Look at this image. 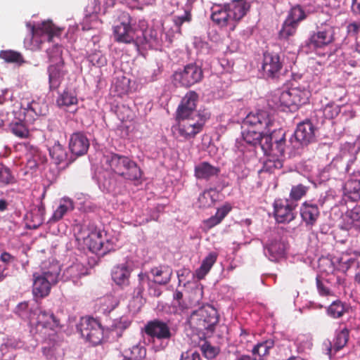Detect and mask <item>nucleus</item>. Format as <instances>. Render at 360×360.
I'll list each match as a JSON object with an SVG mask.
<instances>
[{"label": "nucleus", "instance_id": "nucleus-54", "mask_svg": "<svg viewBox=\"0 0 360 360\" xmlns=\"http://www.w3.org/2000/svg\"><path fill=\"white\" fill-rule=\"evenodd\" d=\"M85 269L82 264L76 263L73 264L66 269V274L71 278H78L85 274Z\"/></svg>", "mask_w": 360, "mask_h": 360}, {"label": "nucleus", "instance_id": "nucleus-23", "mask_svg": "<svg viewBox=\"0 0 360 360\" xmlns=\"http://www.w3.org/2000/svg\"><path fill=\"white\" fill-rule=\"evenodd\" d=\"M220 171L219 167L204 161L195 166L194 174L198 179L210 180L212 177L218 176Z\"/></svg>", "mask_w": 360, "mask_h": 360}, {"label": "nucleus", "instance_id": "nucleus-46", "mask_svg": "<svg viewBox=\"0 0 360 360\" xmlns=\"http://www.w3.org/2000/svg\"><path fill=\"white\" fill-rule=\"evenodd\" d=\"M263 132L257 131L253 128H248L243 131L242 136L243 140L248 144L256 146L262 137Z\"/></svg>", "mask_w": 360, "mask_h": 360}, {"label": "nucleus", "instance_id": "nucleus-8", "mask_svg": "<svg viewBox=\"0 0 360 360\" xmlns=\"http://www.w3.org/2000/svg\"><path fill=\"white\" fill-rule=\"evenodd\" d=\"M203 78V71L196 63H189L174 74V79L184 87H190L199 83Z\"/></svg>", "mask_w": 360, "mask_h": 360}, {"label": "nucleus", "instance_id": "nucleus-7", "mask_svg": "<svg viewBox=\"0 0 360 360\" xmlns=\"http://www.w3.org/2000/svg\"><path fill=\"white\" fill-rule=\"evenodd\" d=\"M310 96L309 91L305 86H291L283 91L279 96L281 105L295 110L299 107L307 103Z\"/></svg>", "mask_w": 360, "mask_h": 360}, {"label": "nucleus", "instance_id": "nucleus-30", "mask_svg": "<svg viewBox=\"0 0 360 360\" xmlns=\"http://www.w3.org/2000/svg\"><path fill=\"white\" fill-rule=\"evenodd\" d=\"M349 338V330L347 328L337 332L333 343H330V347L328 349V354L330 355L333 351L336 353L344 348L348 342Z\"/></svg>", "mask_w": 360, "mask_h": 360}, {"label": "nucleus", "instance_id": "nucleus-28", "mask_svg": "<svg viewBox=\"0 0 360 360\" xmlns=\"http://www.w3.org/2000/svg\"><path fill=\"white\" fill-rule=\"evenodd\" d=\"M344 191L352 201L360 199V174L352 175L345 183Z\"/></svg>", "mask_w": 360, "mask_h": 360}, {"label": "nucleus", "instance_id": "nucleus-62", "mask_svg": "<svg viewBox=\"0 0 360 360\" xmlns=\"http://www.w3.org/2000/svg\"><path fill=\"white\" fill-rule=\"evenodd\" d=\"M350 217L353 221L360 222V204L356 205L350 212Z\"/></svg>", "mask_w": 360, "mask_h": 360}, {"label": "nucleus", "instance_id": "nucleus-63", "mask_svg": "<svg viewBox=\"0 0 360 360\" xmlns=\"http://www.w3.org/2000/svg\"><path fill=\"white\" fill-rule=\"evenodd\" d=\"M0 259L4 263L9 264L15 260V257L7 252H4L1 254Z\"/></svg>", "mask_w": 360, "mask_h": 360}, {"label": "nucleus", "instance_id": "nucleus-34", "mask_svg": "<svg viewBox=\"0 0 360 360\" xmlns=\"http://www.w3.org/2000/svg\"><path fill=\"white\" fill-rule=\"evenodd\" d=\"M231 209L232 207L229 204L226 203L223 206L217 209L215 215L212 216L211 217H210L209 219L204 221L205 225L208 229H212L214 226L218 225L230 212Z\"/></svg>", "mask_w": 360, "mask_h": 360}, {"label": "nucleus", "instance_id": "nucleus-1", "mask_svg": "<svg viewBox=\"0 0 360 360\" xmlns=\"http://www.w3.org/2000/svg\"><path fill=\"white\" fill-rule=\"evenodd\" d=\"M115 40L119 43L133 44L137 49L146 44L157 41L155 31L135 29L131 25V18L127 15V21H123L114 27Z\"/></svg>", "mask_w": 360, "mask_h": 360}, {"label": "nucleus", "instance_id": "nucleus-31", "mask_svg": "<svg viewBox=\"0 0 360 360\" xmlns=\"http://www.w3.org/2000/svg\"><path fill=\"white\" fill-rule=\"evenodd\" d=\"M37 324L44 328L54 330L60 325V320L51 311L40 310L37 316Z\"/></svg>", "mask_w": 360, "mask_h": 360}, {"label": "nucleus", "instance_id": "nucleus-18", "mask_svg": "<svg viewBox=\"0 0 360 360\" xmlns=\"http://www.w3.org/2000/svg\"><path fill=\"white\" fill-rule=\"evenodd\" d=\"M30 30L32 37H46L49 41H52L54 37H58L61 34V29L55 27L51 22H43L37 27L30 26Z\"/></svg>", "mask_w": 360, "mask_h": 360}, {"label": "nucleus", "instance_id": "nucleus-2", "mask_svg": "<svg viewBox=\"0 0 360 360\" xmlns=\"http://www.w3.org/2000/svg\"><path fill=\"white\" fill-rule=\"evenodd\" d=\"M219 321V315L217 309L207 304L191 313L188 323L193 330L205 337L213 333Z\"/></svg>", "mask_w": 360, "mask_h": 360}, {"label": "nucleus", "instance_id": "nucleus-58", "mask_svg": "<svg viewBox=\"0 0 360 360\" xmlns=\"http://www.w3.org/2000/svg\"><path fill=\"white\" fill-rule=\"evenodd\" d=\"M179 360H203L200 353L193 349L184 352L181 354Z\"/></svg>", "mask_w": 360, "mask_h": 360}, {"label": "nucleus", "instance_id": "nucleus-21", "mask_svg": "<svg viewBox=\"0 0 360 360\" xmlns=\"http://www.w3.org/2000/svg\"><path fill=\"white\" fill-rule=\"evenodd\" d=\"M320 214L316 204L305 201L300 207V215L307 226H313L317 221Z\"/></svg>", "mask_w": 360, "mask_h": 360}, {"label": "nucleus", "instance_id": "nucleus-14", "mask_svg": "<svg viewBox=\"0 0 360 360\" xmlns=\"http://www.w3.org/2000/svg\"><path fill=\"white\" fill-rule=\"evenodd\" d=\"M334 40V29L332 26L326 25L311 35L309 44L314 48H323Z\"/></svg>", "mask_w": 360, "mask_h": 360}, {"label": "nucleus", "instance_id": "nucleus-13", "mask_svg": "<svg viewBox=\"0 0 360 360\" xmlns=\"http://www.w3.org/2000/svg\"><path fill=\"white\" fill-rule=\"evenodd\" d=\"M296 205H293L288 199H277L274 201V217L278 223H288L295 218L294 210Z\"/></svg>", "mask_w": 360, "mask_h": 360}, {"label": "nucleus", "instance_id": "nucleus-43", "mask_svg": "<svg viewBox=\"0 0 360 360\" xmlns=\"http://www.w3.org/2000/svg\"><path fill=\"white\" fill-rule=\"evenodd\" d=\"M192 15L191 11H184L182 15H174L172 17V22L174 23V28L172 32L174 33L181 34V26L184 23H189L191 21Z\"/></svg>", "mask_w": 360, "mask_h": 360}, {"label": "nucleus", "instance_id": "nucleus-35", "mask_svg": "<svg viewBox=\"0 0 360 360\" xmlns=\"http://www.w3.org/2000/svg\"><path fill=\"white\" fill-rule=\"evenodd\" d=\"M355 261V259L349 257L347 252H342L340 257H333L331 263L333 266H336V269L339 271L346 273Z\"/></svg>", "mask_w": 360, "mask_h": 360}, {"label": "nucleus", "instance_id": "nucleus-60", "mask_svg": "<svg viewBox=\"0 0 360 360\" xmlns=\"http://www.w3.org/2000/svg\"><path fill=\"white\" fill-rule=\"evenodd\" d=\"M316 287H317L319 293L321 296H333V292L323 283V282L321 281V279L319 276L316 277Z\"/></svg>", "mask_w": 360, "mask_h": 360}, {"label": "nucleus", "instance_id": "nucleus-6", "mask_svg": "<svg viewBox=\"0 0 360 360\" xmlns=\"http://www.w3.org/2000/svg\"><path fill=\"white\" fill-rule=\"evenodd\" d=\"M269 129L261 131L263 132L259 141L257 143L264 154L268 155L282 156L285 148V134L283 129L274 130L269 134Z\"/></svg>", "mask_w": 360, "mask_h": 360}, {"label": "nucleus", "instance_id": "nucleus-57", "mask_svg": "<svg viewBox=\"0 0 360 360\" xmlns=\"http://www.w3.org/2000/svg\"><path fill=\"white\" fill-rule=\"evenodd\" d=\"M174 304L177 306L181 311L188 308L187 304L183 300V293L176 290L173 295Z\"/></svg>", "mask_w": 360, "mask_h": 360}, {"label": "nucleus", "instance_id": "nucleus-42", "mask_svg": "<svg viewBox=\"0 0 360 360\" xmlns=\"http://www.w3.org/2000/svg\"><path fill=\"white\" fill-rule=\"evenodd\" d=\"M49 155L57 165L60 164L67 159V153L63 146L58 142L49 148Z\"/></svg>", "mask_w": 360, "mask_h": 360}, {"label": "nucleus", "instance_id": "nucleus-37", "mask_svg": "<svg viewBox=\"0 0 360 360\" xmlns=\"http://www.w3.org/2000/svg\"><path fill=\"white\" fill-rule=\"evenodd\" d=\"M88 245L92 252H100L105 253L107 248H104V240L102 238L101 232H91L88 236Z\"/></svg>", "mask_w": 360, "mask_h": 360}, {"label": "nucleus", "instance_id": "nucleus-11", "mask_svg": "<svg viewBox=\"0 0 360 360\" xmlns=\"http://www.w3.org/2000/svg\"><path fill=\"white\" fill-rule=\"evenodd\" d=\"M198 94L194 91H188L182 98L176 111V118L205 114L197 110Z\"/></svg>", "mask_w": 360, "mask_h": 360}, {"label": "nucleus", "instance_id": "nucleus-51", "mask_svg": "<svg viewBox=\"0 0 360 360\" xmlns=\"http://www.w3.org/2000/svg\"><path fill=\"white\" fill-rule=\"evenodd\" d=\"M306 18L305 13L300 6H296L292 8L287 20L294 24L298 25V22Z\"/></svg>", "mask_w": 360, "mask_h": 360}, {"label": "nucleus", "instance_id": "nucleus-15", "mask_svg": "<svg viewBox=\"0 0 360 360\" xmlns=\"http://www.w3.org/2000/svg\"><path fill=\"white\" fill-rule=\"evenodd\" d=\"M212 11L211 19L216 25L221 27L230 26L231 30H234L236 23L229 10L226 7V4L214 5L212 8Z\"/></svg>", "mask_w": 360, "mask_h": 360}, {"label": "nucleus", "instance_id": "nucleus-41", "mask_svg": "<svg viewBox=\"0 0 360 360\" xmlns=\"http://www.w3.org/2000/svg\"><path fill=\"white\" fill-rule=\"evenodd\" d=\"M150 279L146 273L141 272L138 274L137 284L134 288L133 297L139 298L143 297L146 285H149Z\"/></svg>", "mask_w": 360, "mask_h": 360}, {"label": "nucleus", "instance_id": "nucleus-44", "mask_svg": "<svg viewBox=\"0 0 360 360\" xmlns=\"http://www.w3.org/2000/svg\"><path fill=\"white\" fill-rule=\"evenodd\" d=\"M0 58L8 63L22 64L25 60L22 54L13 50H3L0 51Z\"/></svg>", "mask_w": 360, "mask_h": 360}, {"label": "nucleus", "instance_id": "nucleus-39", "mask_svg": "<svg viewBox=\"0 0 360 360\" xmlns=\"http://www.w3.org/2000/svg\"><path fill=\"white\" fill-rule=\"evenodd\" d=\"M348 311L345 303L340 300L333 302L327 309V314L333 319H339Z\"/></svg>", "mask_w": 360, "mask_h": 360}, {"label": "nucleus", "instance_id": "nucleus-53", "mask_svg": "<svg viewBox=\"0 0 360 360\" xmlns=\"http://www.w3.org/2000/svg\"><path fill=\"white\" fill-rule=\"evenodd\" d=\"M340 112V108L334 103H328L323 110V115L326 119L331 120L337 117Z\"/></svg>", "mask_w": 360, "mask_h": 360}, {"label": "nucleus", "instance_id": "nucleus-33", "mask_svg": "<svg viewBox=\"0 0 360 360\" xmlns=\"http://www.w3.org/2000/svg\"><path fill=\"white\" fill-rule=\"evenodd\" d=\"M218 255L215 252H210L202 260L200 266L195 271V276L198 279L202 280L212 269L217 262Z\"/></svg>", "mask_w": 360, "mask_h": 360}, {"label": "nucleus", "instance_id": "nucleus-24", "mask_svg": "<svg viewBox=\"0 0 360 360\" xmlns=\"http://www.w3.org/2000/svg\"><path fill=\"white\" fill-rule=\"evenodd\" d=\"M74 209V201L70 198L64 197L60 200L58 206L54 210L49 221L50 223L57 222L61 220L67 213L73 211Z\"/></svg>", "mask_w": 360, "mask_h": 360}, {"label": "nucleus", "instance_id": "nucleus-22", "mask_svg": "<svg viewBox=\"0 0 360 360\" xmlns=\"http://www.w3.org/2000/svg\"><path fill=\"white\" fill-rule=\"evenodd\" d=\"M130 275L131 269L126 264L114 266L111 272L112 281L121 288H124L129 285Z\"/></svg>", "mask_w": 360, "mask_h": 360}, {"label": "nucleus", "instance_id": "nucleus-12", "mask_svg": "<svg viewBox=\"0 0 360 360\" xmlns=\"http://www.w3.org/2000/svg\"><path fill=\"white\" fill-rule=\"evenodd\" d=\"M144 332L148 336L159 340H169L173 335L169 324L160 319L148 321L145 325Z\"/></svg>", "mask_w": 360, "mask_h": 360}, {"label": "nucleus", "instance_id": "nucleus-55", "mask_svg": "<svg viewBox=\"0 0 360 360\" xmlns=\"http://www.w3.org/2000/svg\"><path fill=\"white\" fill-rule=\"evenodd\" d=\"M200 350L207 359H214L219 353V349L217 347L212 346L210 343L205 342L200 346Z\"/></svg>", "mask_w": 360, "mask_h": 360}, {"label": "nucleus", "instance_id": "nucleus-36", "mask_svg": "<svg viewBox=\"0 0 360 360\" xmlns=\"http://www.w3.org/2000/svg\"><path fill=\"white\" fill-rule=\"evenodd\" d=\"M285 250V245L280 239L275 238L269 243H268L265 248L266 253L271 257V260L276 259L281 257Z\"/></svg>", "mask_w": 360, "mask_h": 360}, {"label": "nucleus", "instance_id": "nucleus-26", "mask_svg": "<svg viewBox=\"0 0 360 360\" xmlns=\"http://www.w3.org/2000/svg\"><path fill=\"white\" fill-rule=\"evenodd\" d=\"M127 164H124L121 168V172L118 176L129 181H136L141 179L142 172L136 162L131 160L129 157L127 158Z\"/></svg>", "mask_w": 360, "mask_h": 360}, {"label": "nucleus", "instance_id": "nucleus-45", "mask_svg": "<svg viewBox=\"0 0 360 360\" xmlns=\"http://www.w3.org/2000/svg\"><path fill=\"white\" fill-rule=\"evenodd\" d=\"M11 131L17 137L27 139L30 136V131L22 121L13 122L10 124Z\"/></svg>", "mask_w": 360, "mask_h": 360}, {"label": "nucleus", "instance_id": "nucleus-48", "mask_svg": "<svg viewBox=\"0 0 360 360\" xmlns=\"http://www.w3.org/2000/svg\"><path fill=\"white\" fill-rule=\"evenodd\" d=\"M15 182V177L11 169L4 165L0 164V186L13 184Z\"/></svg>", "mask_w": 360, "mask_h": 360}, {"label": "nucleus", "instance_id": "nucleus-56", "mask_svg": "<svg viewBox=\"0 0 360 360\" xmlns=\"http://www.w3.org/2000/svg\"><path fill=\"white\" fill-rule=\"evenodd\" d=\"M198 200L204 207H210L214 203V200L210 191H204L200 194Z\"/></svg>", "mask_w": 360, "mask_h": 360}, {"label": "nucleus", "instance_id": "nucleus-47", "mask_svg": "<svg viewBox=\"0 0 360 360\" xmlns=\"http://www.w3.org/2000/svg\"><path fill=\"white\" fill-rule=\"evenodd\" d=\"M57 105L59 107H68L77 103V98L72 94L68 91H63V92L58 96L56 100Z\"/></svg>", "mask_w": 360, "mask_h": 360}, {"label": "nucleus", "instance_id": "nucleus-40", "mask_svg": "<svg viewBox=\"0 0 360 360\" xmlns=\"http://www.w3.org/2000/svg\"><path fill=\"white\" fill-rule=\"evenodd\" d=\"M274 346V341L272 339H269L262 342L257 344L252 349V356L260 357L263 359L264 356L269 353V350Z\"/></svg>", "mask_w": 360, "mask_h": 360}, {"label": "nucleus", "instance_id": "nucleus-5", "mask_svg": "<svg viewBox=\"0 0 360 360\" xmlns=\"http://www.w3.org/2000/svg\"><path fill=\"white\" fill-rule=\"evenodd\" d=\"M210 116L207 114L196 115L176 118V130L184 141H191L200 134Z\"/></svg>", "mask_w": 360, "mask_h": 360}, {"label": "nucleus", "instance_id": "nucleus-16", "mask_svg": "<svg viewBox=\"0 0 360 360\" xmlns=\"http://www.w3.org/2000/svg\"><path fill=\"white\" fill-rule=\"evenodd\" d=\"M245 124L250 126V128L256 127L258 131L269 129L274 124V120L268 112L259 110L256 113H250L245 120Z\"/></svg>", "mask_w": 360, "mask_h": 360}, {"label": "nucleus", "instance_id": "nucleus-20", "mask_svg": "<svg viewBox=\"0 0 360 360\" xmlns=\"http://www.w3.org/2000/svg\"><path fill=\"white\" fill-rule=\"evenodd\" d=\"M226 7L236 23L240 20L250 8V4L248 0H231L226 3Z\"/></svg>", "mask_w": 360, "mask_h": 360}, {"label": "nucleus", "instance_id": "nucleus-59", "mask_svg": "<svg viewBox=\"0 0 360 360\" xmlns=\"http://www.w3.org/2000/svg\"><path fill=\"white\" fill-rule=\"evenodd\" d=\"M129 84V80L127 79L126 77H122L121 81L117 79L115 82V86L116 91L120 94H124L128 91Z\"/></svg>", "mask_w": 360, "mask_h": 360}, {"label": "nucleus", "instance_id": "nucleus-32", "mask_svg": "<svg viewBox=\"0 0 360 360\" xmlns=\"http://www.w3.org/2000/svg\"><path fill=\"white\" fill-rule=\"evenodd\" d=\"M354 150V146L347 143H345L341 148L340 155L333 160L331 165L337 166L340 162L345 170L347 171L348 162L352 158V153Z\"/></svg>", "mask_w": 360, "mask_h": 360}, {"label": "nucleus", "instance_id": "nucleus-49", "mask_svg": "<svg viewBox=\"0 0 360 360\" xmlns=\"http://www.w3.org/2000/svg\"><path fill=\"white\" fill-rule=\"evenodd\" d=\"M297 27V25L294 24L286 19L279 32V38L285 40L288 39L290 37L295 34Z\"/></svg>", "mask_w": 360, "mask_h": 360}, {"label": "nucleus", "instance_id": "nucleus-17", "mask_svg": "<svg viewBox=\"0 0 360 360\" xmlns=\"http://www.w3.org/2000/svg\"><path fill=\"white\" fill-rule=\"evenodd\" d=\"M294 135L299 144L308 145L315 140V127L310 120H305L297 125Z\"/></svg>", "mask_w": 360, "mask_h": 360}, {"label": "nucleus", "instance_id": "nucleus-50", "mask_svg": "<svg viewBox=\"0 0 360 360\" xmlns=\"http://www.w3.org/2000/svg\"><path fill=\"white\" fill-rule=\"evenodd\" d=\"M309 186L299 184L292 186L290 192V198L292 201H298L302 197L305 196L309 190Z\"/></svg>", "mask_w": 360, "mask_h": 360}, {"label": "nucleus", "instance_id": "nucleus-9", "mask_svg": "<svg viewBox=\"0 0 360 360\" xmlns=\"http://www.w3.org/2000/svg\"><path fill=\"white\" fill-rule=\"evenodd\" d=\"M78 330L84 339L94 345L100 344L103 338L101 326L94 318H82L78 326Z\"/></svg>", "mask_w": 360, "mask_h": 360}, {"label": "nucleus", "instance_id": "nucleus-38", "mask_svg": "<svg viewBox=\"0 0 360 360\" xmlns=\"http://www.w3.org/2000/svg\"><path fill=\"white\" fill-rule=\"evenodd\" d=\"M127 156L112 153L106 156V162L111 169L117 175L121 172V168L124 164H127Z\"/></svg>", "mask_w": 360, "mask_h": 360}, {"label": "nucleus", "instance_id": "nucleus-10", "mask_svg": "<svg viewBox=\"0 0 360 360\" xmlns=\"http://www.w3.org/2000/svg\"><path fill=\"white\" fill-rule=\"evenodd\" d=\"M282 68L283 62L278 53L270 52L264 53L262 68L264 77L268 79L279 78Z\"/></svg>", "mask_w": 360, "mask_h": 360}, {"label": "nucleus", "instance_id": "nucleus-61", "mask_svg": "<svg viewBox=\"0 0 360 360\" xmlns=\"http://www.w3.org/2000/svg\"><path fill=\"white\" fill-rule=\"evenodd\" d=\"M348 34L356 37L360 31V22H353L349 23L347 27Z\"/></svg>", "mask_w": 360, "mask_h": 360}, {"label": "nucleus", "instance_id": "nucleus-4", "mask_svg": "<svg viewBox=\"0 0 360 360\" xmlns=\"http://www.w3.org/2000/svg\"><path fill=\"white\" fill-rule=\"evenodd\" d=\"M62 52V48L58 45H55L47 51L49 61L51 63L47 70L50 91L58 90L68 73L65 69Z\"/></svg>", "mask_w": 360, "mask_h": 360}, {"label": "nucleus", "instance_id": "nucleus-29", "mask_svg": "<svg viewBox=\"0 0 360 360\" xmlns=\"http://www.w3.org/2000/svg\"><path fill=\"white\" fill-rule=\"evenodd\" d=\"M48 105L44 102H39L32 101L28 102L24 108V113L26 117H30V120H34L35 116H44L47 114Z\"/></svg>", "mask_w": 360, "mask_h": 360}, {"label": "nucleus", "instance_id": "nucleus-27", "mask_svg": "<svg viewBox=\"0 0 360 360\" xmlns=\"http://www.w3.org/2000/svg\"><path fill=\"white\" fill-rule=\"evenodd\" d=\"M150 273L153 276L154 283L159 285H166L170 281L173 271L168 265H159L152 268Z\"/></svg>", "mask_w": 360, "mask_h": 360}, {"label": "nucleus", "instance_id": "nucleus-52", "mask_svg": "<svg viewBox=\"0 0 360 360\" xmlns=\"http://www.w3.org/2000/svg\"><path fill=\"white\" fill-rule=\"evenodd\" d=\"M146 350L145 347L140 345H134L129 349V353L127 354L129 360H141L145 357Z\"/></svg>", "mask_w": 360, "mask_h": 360}, {"label": "nucleus", "instance_id": "nucleus-19", "mask_svg": "<svg viewBox=\"0 0 360 360\" xmlns=\"http://www.w3.org/2000/svg\"><path fill=\"white\" fill-rule=\"evenodd\" d=\"M89 147V141L81 132L72 134L70 139L69 148L72 154L82 156L86 154Z\"/></svg>", "mask_w": 360, "mask_h": 360}, {"label": "nucleus", "instance_id": "nucleus-25", "mask_svg": "<svg viewBox=\"0 0 360 360\" xmlns=\"http://www.w3.org/2000/svg\"><path fill=\"white\" fill-rule=\"evenodd\" d=\"M127 164H124L121 168V172L118 176L129 181H136L141 179L142 172L136 162L131 160L129 157L127 158Z\"/></svg>", "mask_w": 360, "mask_h": 360}, {"label": "nucleus", "instance_id": "nucleus-64", "mask_svg": "<svg viewBox=\"0 0 360 360\" xmlns=\"http://www.w3.org/2000/svg\"><path fill=\"white\" fill-rule=\"evenodd\" d=\"M352 10L354 13L360 14V0H352Z\"/></svg>", "mask_w": 360, "mask_h": 360}, {"label": "nucleus", "instance_id": "nucleus-3", "mask_svg": "<svg viewBox=\"0 0 360 360\" xmlns=\"http://www.w3.org/2000/svg\"><path fill=\"white\" fill-rule=\"evenodd\" d=\"M60 267L57 262L44 266L41 273L33 274L32 292L34 297L44 298L51 292V286L58 281Z\"/></svg>", "mask_w": 360, "mask_h": 360}]
</instances>
